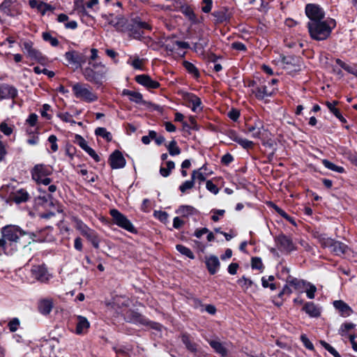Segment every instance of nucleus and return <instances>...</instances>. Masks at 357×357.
Here are the masks:
<instances>
[{
	"label": "nucleus",
	"instance_id": "de8ad7c7",
	"mask_svg": "<svg viewBox=\"0 0 357 357\" xmlns=\"http://www.w3.org/2000/svg\"><path fill=\"white\" fill-rule=\"evenodd\" d=\"M274 280V277L272 275H269L268 278L263 277L261 278V284L264 288L269 287L271 290H275L276 287L273 283H269V282H272Z\"/></svg>",
	"mask_w": 357,
	"mask_h": 357
},
{
	"label": "nucleus",
	"instance_id": "bb28decb",
	"mask_svg": "<svg viewBox=\"0 0 357 357\" xmlns=\"http://www.w3.org/2000/svg\"><path fill=\"white\" fill-rule=\"evenodd\" d=\"M17 95V89L9 85L0 86V98L3 99L14 98Z\"/></svg>",
	"mask_w": 357,
	"mask_h": 357
},
{
	"label": "nucleus",
	"instance_id": "6e6552de",
	"mask_svg": "<svg viewBox=\"0 0 357 357\" xmlns=\"http://www.w3.org/2000/svg\"><path fill=\"white\" fill-rule=\"evenodd\" d=\"M109 213L112 217L113 222L115 225L131 233H135L136 231L135 228L131 222L117 209H111Z\"/></svg>",
	"mask_w": 357,
	"mask_h": 357
},
{
	"label": "nucleus",
	"instance_id": "4468645a",
	"mask_svg": "<svg viewBox=\"0 0 357 357\" xmlns=\"http://www.w3.org/2000/svg\"><path fill=\"white\" fill-rule=\"evenodd\" d=\"M278 249L281 251L289 252L295 249V246L291 239L288 236L280 234L275 239Z\"/></svg>",
	"mask_w": 357,
	"mask_h": 357
},
{
	"label": "nucleus",
	"instance_id": "680f3d73",
	"mask_svg": "<svg viewBox=\"0 0 357 357\" xmlns=\"http://www.w3.org/2000/svg\"><path fill=\"white\" fill-rule=\"evenodd\" d=\"M20 326V321L17 318H13L11 319L8 324V328L11 332H15L17 330L18 327Z\"/></svg>",
	"mask_w": 357,
	"mask_h": 357
},
{
	"label": "nucleus",
	"instance_id": "774afa93",
	"mask_svg": "<svg viewBox=\"0 0 357 357\" xmlns=\"http://www.w3.org/2000/svg\"><path fill=\"white\" fill-rule=\"evenodd\" d=\"M301 340L304 344V346L308 349L309 350H313L314 346L313 344L310 342V340L307 338L305 335H302L301 336Z\"/></svg>",
	"mask_w": 357,
	"mask_h": 357
},
{
	"label": "nucleus",
	"instance_id": "0eeeda50",
	"mask_svg": "<svg viewBox=\"0 0 357 357\" xmlns=\"http://www.w3.org/2000/svg\"><path fill=\"white\" fill-rule=\"evenodd\" d=\"M1 236L9 241L18 244L20 237L25 235V232L17 225H6L1 229Z\"/></svg>",
	"mask_w": 357,
	"mask_h": 357
},
{
	"label": "nucleus",
	"instance_id": "ddd939ff",
	"mask_svg": "<svg viewBox=\"0 0 357 357\" xmlns=\"http://www.w3.org/2000/svg\"><path fill=\"white\" fill-rule=\"evenodd\" d=\"M74 142L79 145L96 162H99L100 158L96 151L87 144V142L79 135H75Z\"/></svg>",
	"mask_w": 357,
	"mask_h": 357
},
{
	"label": "nucleus",
	"instance_id": "4c0bfd02",
	"mask_svg": "<svg viewBox=\"0 0 357 357\" xmlns=\"http://www.w3.org/2000/svg\"><path fill=\"white\" fill-rule=\"evenodd\" d=\"M322 164L324 165V166L326 168H327L330 170H332L333 172H338V173H343L344 172V167L337 166V165H335L334 163L330 162L328 160H326V159L323 160Z\"/></svg>",
	"mask_w": 357,
	"mask_h": 357
},
{
	"label": "nucleus",
	"instance_id": "58836bf2",
	"mask_svg": "<svg viewBox=\"0 0 357 357\" xmlns=\"http://www.w3.org/2000/svg\"><path fill=\"white\" fill-rule=\"evenodd\" d=\"M181 12L188 18V20L193 24L197 22V19L192 8L188 6H183L181 8Z\"/></svg>",
	"mask_w": 357,
	"mask_h": 357
},
{
	"label": "nucleus",
	"instance_id": "13d9d810",
	"mask_svg": "<svg viewBox=\"0 0 357 357\" xmlns=\"http://www.w3.org/2000/svg\"><path fill=\"white\" fill-rule=\"evenodd\" d=\"M337 104H338V102L336 100H334L332 102H326V105L327 106V107L328 108L330 112L331 113H333L335 116H337V114H339V112H340L339 109L336 108V105Z\"/></svg>",
	"mask_w": 357,
	"mask_h": 357
},
{
	"label": "nucleus",
	"instance_id": "6ab92c4d",
	"mask_svg": "<svg viewBox=\"0 0 357 357\" xmlns=\"http://www.w3.org/2000/svg\"><path fill=\"white\" fill-rule=\"evenodd\" d=\"M123 95L128 96L130 101L137 104H141L146 107L151 105L150 102H148L143 99V96L139 92L124 89L123 91Z\"/></svg>",
	"mask_w": 357,
	"mask_h": 357
},
{
	"label": "nucleus",
	"instance_id": "37998d69",
	"mask_svg": "<svg viewBox=\"0 0 357 357\" xmlns=\"http://www.w3.org/2000/svg\"><path fill=\"white\" fill-rule=\"evenodd\" d=\"M38 116L36 114L32 113L29 115L25 121L24 126H29L31 127H38Z\"/></svg>",
	"mask_w": 357,
	"mask_h": 357
},
{
	"label": "nucleus",
	"instance_id": "9b49d317",
	"mask_svg": "<svg viewBox=\"0 0 357 357\" xmlns=\"http://www.w3.org/2000/svg\"><path fill=\"white\" fill-rule=\"evenodd\" d=\"M65 58L67 60L69 65L73 68L77 69L85 63L86 59L84 54L77 51H70L65 54Z\"/></svg>",
	"mask_w": 357,
	"mask_h": 357
},
{
	"label": "nucleus",
	"instance_id": "bf43d9fd",
	"mask_svg": "<svg viewBox=\"0 0 357 357\" xmlns=\"http://www.w3.org/2000/svg\"><path fill=\"white\" fill-rule=\"evenodd\" d=\"M24 131L26 135H35L40 134L39 127H31L29 126H24Z\"/></svg>",
	"mask_w": 357,
	"mask_h": 357
},
{
	"label": "nucleus",
	"instance_id": "9d476101",
	"mask_svg": "<svg viewBox=\"0 0 357 357\" xmlns=\"http://www.w3.org/2000/svg\"><path fill=\"white\" fill-rule=\"evenodd\" d=\"M305 12L306 16L309 18V22H317L325 17V12L322 7L316 3H307L305 6Z\"/></svg>",
	"mask_w": 357,
	"mask_h": 357
},
{
	"label": "nucleus",
	"instance_id": "7c9ffc66",
	"mask_svg": "<svg viewBox=\"0 0 357 357\" xmlns=\"http://www.w3.org/2000/svg\"><path fill=\"white\" fill-rule=\"evenodd\" d=\"M176 212L183 217H188L197 214L198 211L192 206L182 205L178 207Z\"/></svg>",
	"mask_w": 357,
	"mask_h": 357
},
{
	"label": "nucleus",
	"instance_id": "39448f33",
	"mask_svg": "<svg viewBox=\"0 0 357 357\" xmlns=\"http://www.w3.org/2000/svg\"><path fill=\"white\" fill-rule=\"evenodd\" d=\"M73 221L75 228L79 231L80 234L90 241L95 248H98L100 239L97 233L77 218H73Z\"/></svg>",
	"mask_w": 357,
	"mask_h": 357
},
{
	"label": "nucleus",
	"instance_id": "c9c22d12",
	"mask_svg": "<svg viewBox=\"0 0 357 357\" xmlns=\"http://www.w3.org/2000/svg\"><path fill=\"white\" fill-rule=\"evenodd\" d=\"M175 167V164L173 161H167L166 162V167L163 166V164L161 165L160 168V174L163 177H167L172 169Z\"/></svg>",
	"mask_w": 357,
	"mask_h": 357
},
{
	"label": "nucleus",
	"instance_id": "dca6fc26",
	"mask_svg": "<svg viewBox=\"0 0 357 357\" xmlns=\"http://www.w3.org/2000/svg\"><path fill=\"white\" fill-rule=\"evenodd\" d=\"M17 243L9 241L1 236L0 238V255H13L17 250Z\"/></svg>",
	"mask_w": 357,
	"mask_h": 357
},
{
	"label": "nucleus",
	"instance_id": "f03ea898",
	"mask_svg": "<svg viewBox=\"0 0 357 357\" xmlns=\"http://www.w3.org/2000/svg\"><path fill=\"white\" fill-rule=\"evenodd\" d=\"M89 66L83 70L84 78L92 83L101 85L107 79L108 68L102 62L91 63L89 61Z\"/></svg>",
	"mask_w": 357,
	"mask_h": 357
},
{
	"label": "nucleus",
	"instance_id": "49530a36",
	"mask_svg": "<svg viewBox=\"0 0 357 357\" xmlns=\"http://www.w3.org/2000/svg\"><path fill=\"white\" fill-rule=\"evenodd\" d=\"M176 250L182 255L189 257L190 259H194L195 256L192 252L187 247L183 245H177Z\"/></svg>",
	"mask_w": 357,
	"mask_h": 357
},
{
	"label": "nucleus",
	"instance_id": "1a4fd4ad",
	"mask_svg": "<svg viewBox=\"0 0 357 357\" xmlns=\"http://www.w3.org/2000/svg\"><path fill=\"white\" fill-rule=\"evenodd\" d=\"M320 242L323 246L330 248L331 252L336 255H342L347 252V245L340 241H336L331 238L322 236L320 238Z\"/></svg>",
	"mask_w": 357,
	"mask_h": 357
},
{
	"label": "nucleus",
	"instance_id": "0e129e2a",
	"mask_svg": "<svg viewBox=\"0 0 357 357\" xmlns=\"http://www.w3.org/2000/svg\"><path fill=\"white\" fill-rule=\"evenodd\" d=\"M206 189L214 195H217L219 189L211 181H207L206 183Z\"/></svg>",
	"mask_w": 357,
	"mask_h": 357
},
{
	"label": "nucleus",
	"instance_id": "f704fd0d",
	"mask_svg": "<svg viewBox=\"0 0 357 357\" xmlns=\"http://www.w3.org/2000/svg\"><path fill=\"white\" fill-rule=\"evenodd\" d=\"M181 340L188 350L192 352L197 351V346L195 343L191 342L190 337L189 335L183 334L181 336Z\"/></svg>",
	"mask_w": 357,
	"mask_h": 357
},
{
	"label": "nucleus",
	"instance_id": "e433bc0d",
	"mask_svg": "<svg viewBox=\"0 0 357 357\" xmlns=\"http://www.w3.org/2000/svg\"><path fill=\"white\" fill-rule=\"evenodd\" d=\"M95 134L96 135L105 139L107 142H110L112 139V134L109 132H108L105 128H97L95 130Z\"/></svg>",
	"mask_w": 357,
	"mask_h": 357
},
{
	"label": "nucleus",
	"instance_id": "f8f14e48",
	"mask_svg": "<svg viewBox=\"0 0 357 357\" xmlns=\"http://www.w3.org/2000/svg\"><path fill=\"white\" fill-rule=\"evenodd\" d=\"M33 278L41 282H47L51 278L47 268L43 265L33 266L31 270Z\"/></svg>",
	"mask_w": 357,
	"mask_h": 357
},
{
	"label": "nucleus",
	"instance_id": "f257e3e1",
	"mask_svg": "<svg viewBox=\"0 0 357 357\" xmlns=\"http://www.w3.org/2000/svg\"><path fill=\"white\" fill-rule=\"evenodd\" d=\"M335 26V20L331 17H326L317 22H308L307 23L310 36L317 40H323L328 38Z\"/></svg>",
	"mask_w": 357,
	"mask_h": 357
},
{
	"label": "nucleus",
	"instance_id": "cd10ccee",
	"mask_svg": "<svg viewBox=\"0 0 357 357\" xmlns=\"http://www.w3.org/2000/svg\"><path fill=\"white\" fill-rule=\"evenodd\" d=\"M303 310L310 317H319L321 314V308L312 302L306 303Z\"/></svg>",
	"mask_w": 357,
	"mask_h": 357
},
{
	"label": "nucleus",
	"instance_id": "a19ab883",
	"mask_svg": "<svg viewBox=\"0 0 357 357\" xmlns=\"http://www.w3.org/2000/svg\"><path fill=\"white\" fill-rule=\"evenodd\" d=\"M317 291V287L310 282H306L305 285L304 291L306 293V295L308 298L312 299L315 296V292Z\"/></svg>",
	"mask_w": 357,
	"mask_h": 357
},
{
	"label": "nucleus",
	"instance_id": "7ed1b4c3",
	"mask_svg": "<svg viewBox=\"0 0 357 357\" xmlns=\"http://www.w3.org/2000/svg\"><path fill=\"white\" fill-rule=\"evenodd\" d=\"M52 167L44 164L36 165L31 171L32 179L38 185V190L40 192H46L45 187L52 182L49 178L52 174Z\"/></svg>",
	"mask_w": 357,
	"mask_h": 357
},
{
	"label": "nucleus",
	"instance_id": "aec40b11",
	"mask_svg": "<svg viewBox=\"0 0 357 357\" xmlns=\"http://www.w3.org/2000/svg\"><path fill=\"white\" fill-rule=\"evenodd\" d=\"M136 82L146 87L147 89H157L160 86V84L152 79L149 75H140L135 77Z\"/></svg>",
	"mask_w": 357,
	"mask_h": 357
},
{
	"label": "nucleus",
	"instance_id": "e2e57ef3",
	"mask_svg": "<svg viewBox=\"0 0 357 357\" xmlns=\"http://www.w3.org/2000/svg\"><path fill=\"white\" fill-rule=\"evenodd\" d=\"M29 138L26 140V142L28 144L31 146H36L39 144L40 138L39 135H27Z\"/></svg>",
	"mask_w": 357,
	"mask_h": 357
},
{
	"label": "nucleus",
	"instance_id": "3c124183",
	"mask_svg": "<svg viewBox=\"0 0 357 357\" xmlns=\"http://www.w3.org/2000/svg\"><path fill=\"white\" fill-rule=\"evenodd\" d=\"M195 179H192V178H191V180L185 181L179 187V190H181V192L184 193L188 190L192 188L195 185Z\"/></svg>",
	"mask_w": 357,
	"mask_h": 357
},
{
	"label": "nucleus",
	"instance_id": "423d86ee",
	"mask_svg": "<svg viewBox=\"0 0 357 357\" xmlns=\"http://www.w3.org/2000/svg\"><path fill=\"white\" fill-rule=\"evenodd\" d=\"M249 86L255 87L252 89V93L257 98L260 100L271 96L276 90L275 87L268 86L266 84V80L264 78H259L257 82H252L249 84Z\"/></svg>",
	"mask_w": 357,
	"mask_h": 357
},
{
	"label": "nucleus",
	"instance_id": "2f4dec72",
	"mask_svg": "<svg viewBox=\"0 0 357 357\" xmlns=\"http://www.w3.org/2000/svg\"><path fill=\"white\" fill-rule=\"evenodd\" d=\"M208 343L215 352L219 354L221 356H225L227 355V349L220 341L213 340H209Z\"/></svg>",
	"mask_w": 357,
	"mask_h": 357
},
{
	"label": "nucleus",
	"instance_id": "c03bdc74",
	"mask_svg": "<svg viewBox=\"0 0 357 357\" xmlns=\"http://www.w3.org/2000/svg\"><path fill=\"white\" fill-rule=\"evenodd\" d=\"M128 63L132 66L135 69H142L143 66V59H140L138 57H132L130 56L129 60L128 61Z\"/></svg>",
	"mask_w": 357,
	"mask_h": 357
},
{
	"label": "nucleus",
	"instance_id": "f3484780",
	"mask_svg": "<svg viewBox=\"0 0 357 357\" xmlns=\"http://www.w3.org/2000/svg\"><path fill=\"white\" fill-rule=\"evenodd\" d=\"M23 50L27 54V56L33 61H40L42 59L41 53L33 47V43L31 41H24L23 43Z\"/></svg>",
	"mask_w": 357,
	"mask_h": 357
},
{
	"label": "nucleus",
	"instance_id": "72a5a7b5",
	"mask_svg": "<svg viewBox=\"0 0 357 357\" xmlns=\"http://www.w3.org/2000/svg\"><path fill=\"white\" fill-rule=\"evenodd\" d=\"M188 47V45L182 41H178V40H170L169 43L166 44V48L167 50L170 52L174 51L176 49L179 48H187Z\"/></svg>",
	"mask_w": 357,
	"mask_h": 357
},
{
	"label": "nucleus",
	"instance_id": "412c9836",
	"mask_svg": "<svg viewBox=\"0 0 357 357\" xmlns=\"http://www.w3.org/2000/svg\"><path fill=\"white\" fill-rule=\"evenodd\" d=\"M205 263L208 272L211 275L216 273L220 266L218 258L215 255H210L205 257Z\"/></svg>",
	"mask_w": 357,
	"mask_h": 357
},
{
	"label": "nucleus",
	"instance_id": "8fccbe9b",
	"mask_svg": "<svg viewBox=\"0 0 357 357\" xmlns=\"http://www.w3.org/2000/svg\"><path fill=\"white\" fill-rule=\"evenodd\" d=\"M0 131L3 132L5 135L9 136L13 132V126H9L6 122H2L0 124Z\"/></svg>",
	"mask_w": 357,
	"mask_h": 357
},
{
	"label": "nucleus",
	"instance_id": "052dcab7",
	"mask_svg": "<svg viewBox=\"0 0 357 357\" xmlns=\"http://www.w3.org/2000/svg\"><path fill=\"white\" fill-rule=\"evenodd\" d=\"M213 213L211 218L214 222H217L220 220V217H222L225 213L223 209H213L211 211Z\"/></svg>",
	"mask_w": 357,
	"mask_h": 357
},
{
	"label": "nucleus",
	"instance_id": "6e6d98bb",
	"mask_svg": "<svg viewBox=\"0 0 357 357\" xmlns=\"http://www.w3.org/2000/svg\"><path fill=\"white\" fill-rule=\"evenodd\" d=\"M320 344L330 353L334 357H341V356L339 354V353L333 348L332 346H331L329 344L326 342L325 341H320Z\"/></svg>",
	"mask_w": 357,
	"mask_h": 357
},
{
	"label": "nucleus",
	"instance_id": "a211bd4d",
	"mask_svg": "<svg viewBox=\"0 0 357 357\" xmlns=\"http://www.w3.org/2000/svg\"><path fill=\"white\" fill-rule=\"evenodd\" d=\"M185 101L194 112H199L202 110L201 99L193 93H187L185 96Z\"/></svg>",
	"mask_w": 357,
	"mask_h": 357
},
{
	"label": "nucleus",
	"instance_id": "4d7b16f0",
	"mask_svg": "<svg viewBox=\"0 0 357 357\" xmlns=\"http://www.w3.org/2000/svg\"><path fill=\"white\" fill-rule=\"evenodd\" d=\"M28 198H29V194L24 190H20L17 191L15 199L17 202H22L26 201L28 199Z\"/></svg>",
	"mask_w": 357,
	"mask_h": 357
},
{
	"label": "nucleus",
	"instance_id": "393cba45",
	"mask_svg": "<svg viewBox=\"0 0 357 357\" xmlns=\"http://www.w3.org/2000/svg\"><path fill=\"white\" fill-rule=\"evenodd\" d=\"M54 306L53 301L51 298L42 299L38 302V311L43 315L49 314Z\"/></svg>",
	"mask_w": 357,
	"mask_h": 357
},
{
	"label": "nucleus",
	"instance_id": "a878e982",
	"mask_svg": "<svg viewBox=\"0 0 357 357\" xmlns=\"http://www.w3.org/2000/svg\"><path fill=\"white\" fill-rule=\"evenodd\" d=\"M77 319L75 333L78 335L86 333L90 327L89 321L86 317L82 316H77Z\"/></svg>",
	"mask_w": 357,
	"mask_h": 357
},
{
	"label": "nucleus",
	"instance_id": "603ef678",
	"mask_svg": "<svg viewBox=\"0 0 357 357\" xmlns=\"http://www.w3.org/2000/svg\"><path fill=\"white\" fill-rule=\"evenodd\" d=\"M43 38L44 40L49 42L54 47L57 46L59 44L58 40L53 37L50 33H43Z\"/></svg>",
	"mask_w": 357,
	"mask_h": 357
},
{
	"label": "nucleus",
	"instance_id": "2eb2a0df",
	"mask_svg": "<svg viewBox=\"0 0 357 357\" xmlns=\"http://www.w3.org/2000/svg\"><path fill=\"white\" fill-rule=\"evenodd\" d=\"M109 162L112 169H121L126 166V162L121 151L116 150L109 156Z\"/></svg>",
	"mask_w": 357,
	"mask_h": 357
},
{
	"label": "nucleus",
	"instance_id": "864d4df0",
	"mask_svg": "<svg viewBox=\"0 0 357 357\" xmlns=\"http://www.w3.org/2000/svg\"><path fill=\"white\" fill-rule=\"evenodd\" d=\"M52 10L53 8L50 5L43 1H40L39 5H38L37 10L40 12L43 15H44L47 11Z\"/></svg>",
	"mask_w": 357,
	"mask_h": 357
},
{
	"label": "nucleus",
	"instance_id": "a18cd8bd",
	"mask_svg": "<svg viewBox=\"0 0 357 357\" xmlns=\"http://www.w3.org/2000/svg\"><path fill=\"white\" fill-rule=\"evenodd\" d=\"M355 328V324L352 323H344L341 325L339 329V334L342 336H345L347 335L348 332Z\"/></svg>",
	"mask_w": 357,
	"mask_h": 357
},
{
	"label": "nucleus",
	"instance_id": "5701e85b",
	"mask_svg": "<svg viewBox=\"0 0 357 357\" xmlns=\"http://www.w3.org/2000/svg\"><path fill=\"white\" fill-rule=\"evenodd\" d=\"M212 171L208 169L206 165H203L198 169L194 170L192 173V178L198 180L199 183L204 181L206 178L212 174Z\"/></svg>",
	"mask_w": 357,
	"mask_h": 357
},
{
	"label": "nucleus",
	"instance_id": "09e8293b",
	"mask_svg": "<svg viewBox=\"0 0 357 357\" xmlns=\"http://www.w3.org/2000/svg\"><path fill=\"white\" fill-rule=\"evenodd\" d=\"M153 215L155 218L163 223H166L168 221L169 215L165 211H155Z\"/></svg>",
	"mask_w": 357,
	"mask_h": 357
},
{
	"label": "nucleus",
	"instance_id": "20e7f679",
	"mask_svg": "<svg viewBox=\"0 0 357 357\" xmlns=\"http://www.w3.org/2000/svg\"><path fill=\"white\" fill-rule=\"evenodd\" d=\"M75 97L85 102H93L98 100L97 94L89 84L77 82L72 85Z\"/></svg>",
	"mask_w": 357,
	"mask_h": 357
},
{
	"label": "nucleus",
	"instance_id": "5fc2aeb1",
	"mask_svg": "<svg viewBox=\"0 0 357 357\" xmlns=\"http://www.w3.org/2000/svg\"><path fill=\"white\" fill-rule=\"evenodd\" d=\"M183 66L188 71V73L194 75L196 77L199 75L198 70L192 63L185 61L183 62Z\"/></svg>",
	"mask_w": 357,
	"mask_h": 357
},
{
	"label": "nucleus",
	"instance_id": "69168bd1",
	"mask_svg": "<svg viewBox=\"0 0 357 357\" xmlns=\"http://www.w3.org/2000/svg\"><path fill=\"white\" fill-rule=\"evenodd\" d=\"M214 16L217 17L218 20L219 22H225L227 21L229 19L228 15L225 11H218L214 13Z\"/></svg>",
	"mask_w": 357,
	"mask_h": 357
},
{
	"label": "nucleus",
	"instance_id": "4be33fe9",
	"mask_svg": "<svg viewBox=\"0 0 357 357\" xmlns=\"http://www.w3.org/2000/svg\"><path fill=\"white\" fill-rule=\"evenodd\" d=\"M333 305L340 316L343 317H348L353 313L352 309L343 301H335Z\"/></svg>",
	"mask_w": 357,
	"mask_h": 357
},
{
	"label": "nucleus",
	"instance_id": "338daca9",
	"mask_svg": "<svg viewBox=\"0 0 357 357\" xmlns=\"http://www.w3.org/2000/svg\"><path fill=\"white\" fill-rule=\"evenodd\" d=\"M48 142L51 144V149L53 152L58 150L57 138L55 135H52L48 137Z\"/></svg>",
	"mask_w": 357,
	"mask_h": 357
},
{
	"label": "nucleus",
	"instance_id": "473e14b6",
	"mask_svg": "<svg viewBox=\"0 0 357 357\" xmlns=\"http://www.w3.org/2000/svg\"><path fill=\"white\" fill-rule=\"evenodd\" d=\"M46 192H42L43 196H39L40 199H42L43 200L47 202L49 200H51L52 198V194L54 193L57 190V186L55 184H52V182L47 185L46 187Z\"/></svg>",
	"mask_w": 357,
	"mask_h": 357
},
{
	"label": "nucleus",
	"instance_id": "79ce46f5",
	"mask_svg": "<svg viewBox=\"0 0 357 357\" xmlns=\"http://www.w3.org/2000/svg\"><path fill=\"white\" fill-rule=\"evenodd\" d=\"M237 282L241 287L244 291H248V289L250 288L254 284L253 282L251 280L244 276L238 279Z\"/></svg>",
	"mask_w": 357,
	"mask_h": 357
},
{
	"label": "nucleus",
	"instance_id": "ea45409f",
	"mask_svg": "<svg viewBox=\"0 0 357 357\" xmlns=\"http://www.w3.org/2000/svg\"><path fill=\"white\" fill-rule=\"evenodd\" d=\"M167 149L169 154L172 156L178 155L181 153V149L177 146V143L175 140H172L167 145Z\"/></svg>",
	"mask_w": 357,
	"mask_h": 357
},
{
	"label": "nucleus",
	"instance_id": "c756f323",
	"mask_svg": "<svg viewBox=\"0 0 357 357\" xmlns=\"http://www.w3.org/2000/svg\"><path fill=\"white\" fill-rule=\"evenodd\" d=\"M49 230L47 229H43L36 232L30 233V236L33 241L45 242L48 241Z\"/></svg>",
	"mask_w": 357,
	"mask_h": 357
},
{
	"label": "nucleus",
	"instance_id": "b1692460",
	"mask_svg": "<svg viewBox=\"0 0 357 357\" xmlns=\"http://www.w3.org/2000/svg\"><path fill=\"white\" fill-rule=\"evenodd\" d=\"M284 280L286 281V283L294 287L295 290L298 291L300 293L304 292L306 281L297 279L292 277L291 275H288L286 278H284Z\"/></svg>",
	"mask_w": 357,
	"mask_h": 357
},
{
	"label": "nucleus",
	"instance_id": "c85d7f7f",
	"mask_svg": "<svg viewBox=\"0 0 357 357\" xmlns=\"http://www.w3.org/2000/svg\"><path fill=\"white\" fill-rule=\"evenodd\" d=\"M263 128L262 123L257 121L254 125L249 124L247 126L248 132L251 134V136L254 138H259L261 134V130Z\"/></svg>",
	"mask_w": 357,
	"mask_h": 357
}]
</instances>
